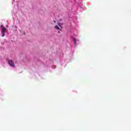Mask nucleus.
<instances>
[{"label":"nucleus","mask_w":131,"mask_h":131,"mask_svg":"<svg viewBox=\"0 0 131 131\" xmlns=\"http://www.w3.org/2000/svg\"><path fill=\"white\" fill-rule=\"evenodd\" d=\"M6 31H7V29H6V28H3L1 31L2 37H4V36L6 35Z\"/></svg>","instance_id":"1"},{"label":"nucleus","mask_w":131,"mask_h":131,"mask_svg":"<svg viewBox=\"0 0 131 131\" xmlns=\"http://www.w3.org/2000/svg\"><path fill=\"white\" fill-rule=\"evenodd\" d=\"M8 64L11 67H15V63H14V61L12 60H8Z\"/></svg>","instance_id":"2"},{"label":"nucleus","mask_w":131,"mask_h":131,"mask_svg":"<svg viewBox=\"0 0 131 131\" xmlns=\"http://www.w3.org/2000/svg\"><path fill=\"white\" fill-rule=\"evenodd\" d=\"M73 40L75 45L76 43V39H75V38H73Z\"/></svg>","instance_id":"3"},{"label":"nucleus","mask_w":131,"mask_h":131,"mask_svg":"<svg viewBox=\"0 0 131 131\" xmlns=\"http://www.w3.org/2000/svg\"><path fill=\"white\" fill-rule=\"evenodd\" d=\"M55 28H56V29H57V30L60 29V28H59V27L57 25L55 26Z\"/></svg>","instance_id":"4"},{"label":"nucleus","mask_w":131,"mask_h":131,"mask_svg":"<svg viewBox=\"0 0 131 131\" xmlns=\"http://www.w3.org/2000/svg\"><path fill=\"white\" fill-rule=\"evenodd\" d=\"M1 28H4V25H2L1 26Z\"/></svg>","instance_id":"5"}]
</instances>
